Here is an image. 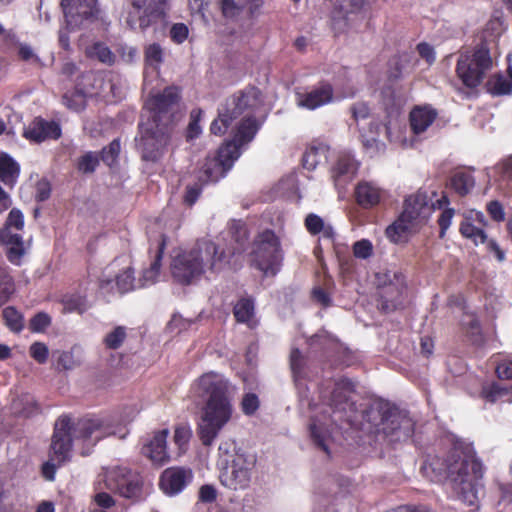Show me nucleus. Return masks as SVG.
Wrapping results in <instances>:
<instances>
[{"label": "nucleus", "mask_w": 512, "mask_h": 512, "mask_svg": "<svg viewBox=\"0 0 512 512\" xmlns=\"http://www.w3.org/2000/svg\"><path fill=\"white\" fill-rule=\"evenodd\" d=\"M51 317L46 312H38L29 320L32 333H42L51 325Z\"/></svg>", "instance_id": "3c124183"}, {"label": "nucleus", "mask_w": 512, "mask_h": 512, "mask_svg": "<svg viewBox=\"0 0 512 512\" xmlns=\"http://www.w3.org/2000/svg\"><path fill=\"white\" fill-rule=\"evenodd\" d=\"M97 0H61V7L68 24H79L94 17Z\"/></svg>", "instance_id": "4be33fe9"}, {"label": "nucleus", "mask_w": 512, "mask_h": 512, "mask_svg": "<svg viewBox=\"0 0 512 512\" xmlns=\"http://www.w3.org/2000/svg\"><path fill=\"white\" fill-rule=\"evenodd\" d=\"M61 136V128L55 121H48L42 117L34 118L24 128L23 137L30 142L41 143L48 139H58Z\"/></svg>", "instance_id": "412c9836"}, {"label": "nucleus", "mask_w": 512, "mask_h": 512, "mask_svg": "<svg viewBox=\"0 0 512 512\" xmlns=\"http://www.w3.org/2000/svg\"><path fill=\"white\" fill-rule=\"evenodd\" d=\"M459 232L464 238L470 239L475 245L487 242L486 232L475 226L472 222L463 221L460 224Z\"/></svg>", "instance_id": "79ce46f5"}, {"label": "nucleus", "mask_w": 512, "mask_h": 512, "mask_svg": "<svg viewBox=\"0 0 512 512\" xmlns=\"http://www.w3.org/2000/svg\"><path fill=\"white\" fill-rule=\"evenodd\" d=\"M305 227L311 235H317L323 230L324 221L320 216L311 213L305 218Z\"/></svg>", "instance_id": "052dcab7"}, {"label": "nucleus", "mask_w": 512, "mask_h": 512, "mask_svg": "<svg viewBox=\"0 0 512 512\" xmlns=\"http://www.w3.org/2000/svg\"><path fill=\"white\" fill-rule=\"evenodd\" d=\"M356 203L363 209H372L380 204L385 191L373 182L360 181L354 190Z\"/></svg>", "instance_id": "b1692460"}, {"label": "nucleus", "mask_w": 512, "mask_h": 512, "mask_svg": "<svg viewBox=\"0 0 512 512\" xmlns=\"http://www.w3.org/2000/svg\"><path fill=\"white\" fill-rule=\"evenodd\" d=\"M309 430H310V436H311L314 444L318 448L323 450L325 453L329 454V448L325 443V441H326L325 433L322 430V428L317 425V423L315 422L314 419H311V423L309 425Z\"/></svg>", "instance_id": "5fc2aeb1"}, {"label": "nucleus", "mask_w": 512, "mask_h": 512, "mask_svg": "<svg viewBox=\"0 0 512 512\" xmlns=\"http://www.w3.org/2000/svg\"><path fill=\"white\" fill-rule=\"evenodd\" d=\"M289 363L295 381L303 380L307 377V358L298 348L291 350Z\"/></svg>", "instance_id": "4c0bfd02"}, {"label": "nucleus", "mask_w": 512, "mask_h": 512, "mask_svg": "<svg viewBox=\"0 0 512 512\" xmlns=\"http://www.w3.org/2000/svg\"><path fill=\"white\" fill-rule=\"evenodd\" d=\"M20 174L19 164L7 153L0 154V181L12 188Z\"/></svg>", "instance_id": "72a5a7b5"}, {"label": "nucleus", "mask_w": 512, "mask_h": 512, "mask_svg": "<svg viewBox=\"0 0 512 512\" xmlns=\"http://www.w3.org/2000/svg\"><path fill=\"white\" fill-rule=\"evenodd\" d=\"M76 362L72 352L62 351L55 362V367L59 371L71 370L75 367Z\"/></svg>", "instance_id": "bf43d9fd"}, {"label": "nucleus", "mask_w": 512, "mask_h": 512, "mask_svg": "<svg viewBox=\"0 0 512 512\" xmlns=\"http://www.w3.org/2000/svg\"><path fill=\"white\" fill-rule=\"evenodd\" d=\"M492 67L489 49L479 46L460 54L456 64V74L467 88H477Z\"/></svg>", "instance_id": "6e6552de"}, {"label": "nucleus", "mask_w": 512, "mask_h": 512, "mask_svg": "<svg viewBox=\"0 0 512 512\" xmlns=\"http://www.w3.org/2000/svg\"><path fill=\"white\" fill-rule=\"evenodd\" d=\"M167 244V236L165 234L160 235V240L157 244V249L155 252L154 260L151 263L150 267L143 271L141 287H144L149 284H153L159 273L161 268V262L164 254V250Z\"/></svg>", "instance_id": "7c9ffc66"}, {"label": "nucleus", "mask_w": 512, "mask_h": 512, "mask_svg": "<svg viewBox=\"0 0 512 512\" xmlns=\"http://www.w3.org/2000/svg\"><path fill=\"white\" fill-rule=\"evenodd\" d=\"M283 252L279 237L271 229L259 235L254 251V262L264 276H275L281 269Z\"/></svg>", "instance_id": "9b49d317"}, {"label": "nucleus", "mask_w": 512, "mask_h": 512, "mask_svg": "<svg viewBox=\"0 0 512 512\" xmlns=\"http://www.w3.org/2000/svg\"><path fill=\"white\" fill-rule=\"evenodd\" d=\"M106 490L139 502L145 499L144 482L140 474L122 466L108 469L103 475Z\"/></svg>", "instance_id": "1a4fd4ad"}, {"label": "nucleus", "mask_w": 512, "mask_h": 512, "mask_svg": "<svg viewBox=\"0 0 512 512\" xmlns=\"http://www.w3.org/2000/svg\"><path fill=\"white\" fill-rule=\"evenodd\" d=\"M126 336L127 334L125 327L117 326L105 336L103 343L106 348L116 350L121 347L126 339Z\"/></svg>", "instance_id": "49530a36"}, {"label": "nucleus", "mask_w": 512, "mask_h": 512, "mask_svg": "<svg viewBox=\"0 0 512 512\" xmlns=\"http://www.w3.org/2000/svg\"><path fill=\"white\" fill-rule=\"evenodd\" d=\"M233 315L238 323L246 324L248 327L255 326V303L252 297L240 298L233 307Z\"/></svg>", "instance_id": "c756f323"}, {"label": "nucleus", "mask_w": 512, "mask_h": 512, "mask_svg": "<svg viewBox=\"0 0 512 512\" xmlns=\"http://www.w3.org/2000/svg\"><path fill=\"white\" fill-rule=\"evenodd\" d=\"M359 162L348 151H341L331 167V179L337 189H344L359 169Z\"/></svg>", "instance_id": "a211bd4d"}, {"label": "nucleus", "mask_w": 512, "mask_h": 512, "mask_svg": "<svg viewBox=\"0 0 512 512\" xmlns=\"http://www.w3.org/2000/svg\"><path fill=\"white\" fill-rule=\"evenodd\" d=\"M168 429L159 430L154 433L150 439L142 447V453L149 458L153 463L162 465L169 461L170 456L167 452V437Z\"/></svg>", "instance_id": "393cba45"}, {"label": "nucleus", "mask_w": 512, "mask_h": 512, "mask_svg": "<svg viewBox=\"0 0 512 512\" xmlns=\"http://www.w3.org/2000/svg\"><path fill=\"white\" fill-rule=\"evenodd\" d=\"M455 215L454 208H445L438 217L437 223L440 228L439 237L444 238L448 228L451 225L452 219Z\"/></svg>", "instance_id": "13d9d810"}, {"label": "nucleus", "mask_w": 512, "mask_h": 512, "mask_svg": "<svg viewBox=\"0 0 512 512\" xmlns=\"http://www.w3.org/2000/svg\"><path fill=\"white\" fill-rule=\"evenodd\" d=\"M104 489L106 488L104 487L103 481H99L94 486V495L92 497L91 506H96L108 511L115 507L116 500L110 493L104 491Z\"/></svg>", "instance_id": "a19ab883"}, {"label": "nucleus", "mask_w": 512, "mask_h": 512, "mask_svg": "<svg viewBox=\"0 0 512 512\" xmlns=\"http://www.w3.org/2000/svg\"><path fill=\"white\" fill-rule=\"evenodd\" d=\"M204 184L205 183L200 182L198 180V182L186 186L185 192L183 195V203L186 206L192 207L197 202V200L199 199V197L202 193Z\"/></svg>", "instance_id": "864d4df0"}, {"label": "nucleus", "mask_w": 512, "mask_h": 512, "mask_svg": "<svg viewBox=\"0 0 512 512\" xmlns=\"http://www.w3.org/2000/svg\"><path fill=\"white\" fill-rule=\"evenodd\" d=\"M193 471L189 467L172 466L166 468L159 477V488L167 496L180 494L193 481Z\"/></svg>", "instance_id": "f3484780"}, {"label": "nucleus", "mask_w": 512, "mask_h": 512, "mask_svg": "<svg viewBox=\"0 0 512 512\" xmlns=\"http://www.w3.org/2000/svg\"><path fill=\"white\" fill-rule=\"evenodd\" d=\"M164 60L163 49L158 43H152L144 49L145 65L158 70Z\"/></svg>", "instance_id": "c03bdc74"}, {"label": "nucleus", "mask_w": 512, "mask_h": 512, "mask_svg": "<svg viewBox=\"0 0 512 512\" xmlns=\"http://www.w3.org/2000/svg\"><path fill=\"white\" fill-rule=\"evenodd\" d=\"M120 149V140L114 139L101 150L99 160L101 159L106 165L112 166L119 157Z\"/></svg>", "instance_id": "09e8293b"}, {"label": "nucleus", "mask_w": 512, "mask_h": 512, "mask_svg": "<svg viewBox=\"0 0 512 512\" xmlns=\"http://www.w3.org/2000/svg\"><path fill=\"white\" fill-rule=\"evenodd\" d=\"M372 252L373 246L369 240L362 239L353 245V253L357 258L366 259L371 256Z\"/></svg>", "instance_id": "e2e57ef3"}, {"label": "nucleus", "mask_w": 512, "mask_h": 512, "mask_svg": "<svg viewBox=\"0 0 512 512\" xmlns=\"http://www.w3.org/2000/svg\"><path fill=\"white\" fill-rule=\"evenodd\" d=\"M232 254L233 252L212 240H199L194 248L172 259V278L180 285L195 284L206 272L222 271L229 264Z\"/></svg>", "instance_id": "f03ea898"}, {"label": "nucleus", "mask_w": 512, "mask_h": 512, "mask_svg": "<svg viewBox=\"0 0 512 512\" xmlns=\"http://www.w3.org/2000/svg\"><path fill=\"white\" fill-rule=\"evenodd\" d=\"M449 187L460 197L467 196L475 187V178L471 172L455 171L449 179Z\"/></svg>", "instance_id": "473e14b6"}, {"label": "nucleus", "mask_w": 512, "mask_h": 512, "mask_svg": "<svg viewBox=\"0 0 512 512\" xmlns=\"http://www.w3.org/2000/svg\"><path fill=\"white\" fill-rule=\"evenodd\" d=\"M191 390L204 400L196 432L202 445L209 447L233 417L230 382L221 374L211 371L195 380Z\"/></svg>", "instance_id": "f257e3e1"}, {"label": "nucleus", "mask_w": 512, "mask_h": 512, "mask_svg": "<svg viewBox=\"0 0 512 512\" xmlns=\"http://www.w3.org/2000/svg\"><path fill=\"white\" fill-rule=\"evenodd\" d=\"M354 390V383L348 378H340L335 384L332 392L327 396L321 391V398L327 404L334 415L339 414L333 422H345L349 425L354 424L355 418L352 416L355 404L349 400L347 392Z\"/></svg>", "instance_id": "2eb2a0df"}, {"label": "nucleus", "mask_w": 512, "mask_h": 512, "mask_svg": "<svg viewBox=\"0 0 512 512\" xmlns=\"http://www.w3.org/2000/svg\"><path fill=\"white\" fill-rule=\"evenodd\" d=\"M131 10L126 17L127 26L145 31L165 16L168 0H128Z\"/></svg>", "instance_id": "ddd939ff"}, {"label": "nucleus", "mask_w": 512, "mask_h": 512, "mask_svg": "<svg viewBox=\"0 0 512 512\" xmlns=\"http://www.w3.org/2000/svg\"><path fill=\"white\" fill-rule=\"evenodd\" d=\"M486 88L494 96L506 95L512 91V81L498 73L488 79Z\"/></svg>", "instance_id": "58836bf2"}, {"label": "nucleus", "mask_w": 512, "mask_h": 512, "mask_svg": "<svg viewBox=\"0 0 512 512\" xmlns=\"http://www.w3.org/2000/svg\"><path fill=\"white\" fill-rule=\"evenodd\" d=\"M30 356L39 364H44L48 360L49 350L46 344L34 342L29 349Z\"/></svg>", "instance_id": "6e6d98bb"}, {"label": "nucleus", "mask_w": 512, "mask_h": 512, "mask_svg": "<svg viewBox=\"0 0 512 512\" xmlns=\"http://www.w3.org/2000/svg\"><path fill=\"white\" fill-rule=\"evenodd\" d=\"M436 109L429 105L416 106L409 114L410 127L414 134L423 133L437 118Z\"/></svg>", "instance_id": "a878e982"}, {"label": "nucleus", "mask_w": 512, "mask_h": 512, "mask_svg": "<svg viewBox=\"0 0 512 512\" xmlns=\"http://www.w3.org/2000/svg\"><path fill=\"white\" fill-rule=\"evenodd\" d=\"M413 223V221L400 214V216L386 228V237L395 244L407 242Z\"/></svg>", "instance_id": "c85d7f7f"}, {"label": "nucleus", "mask_w": 512, "mask_h": 512, "mask_svg": "<svg viewBox=\"0 0 512 512\" xmlns=\"http://www.w3.org/2000/svg\"><path fill=\"white\" fill-rule=\"evenodd\" d=\"M2 317L7 328L20 333L24 328V316L14 306H7L2 310Z\"/></svg>", "instance_id": "ea45409f"}, {"label": "nucleus", "mask_w": 512, "mask_h": 512, "mask_svg": "<svg viewBox=\"0 0 512 512\" xmlns=\"http://www.w3.org/2000/svg\"><path fill=\"white\" fill-rule=\"evenodd\" d=\"M453 489L458 499L468 506H475L479 500V493L483 491L481 479L484 474V467L478 458L464 456L458 466L451 467Z\"/></svg>", "instance_id": "39448f33"}, {"label": "nucleus", "mask_w": 512, "mask_h": 512, "mask_svg": "<svg viewBox=\"0 0 512 512\" xmlns=\"http://www.w3.org/2000/svg\"><path fill=\"white\" fill-rule=\"evenodd\" d=\"M361 425L369 434L382 435L390 443L406 442L412 438L415 430L412 418L388 402L365 408L362 411Z\"/></svg>", "instance_id": "7ed1b4c3"}, {"label": "nucleus", "mask_w": 512, "mask_h": 512, "mask_svg": "<svg viewBox=\"0 0 512 512\" xmlns=\"http://www.w3.org/2000/svg\"><path fill=\"white\" fill-rule=\"evenodd\" d=\"M261 102V91L255 86H247L236 91L218 110V117L213 120L210 131L214 135H223L234 120L245 112H252Z\"/></svg>", "instance_id": "20e7f679"}, {"label": "nucleus", "mask_w": 512, "mask_h": 512, "mask_svg": "<svg viewBox=\"0 0 512 512\" xmlns=\"http://www.w3.org/2000/svg\"><path fill=\"white\" fill-rule=\"evenodd\" d=\"M134 269L126 268L123 272L116 276V285L120 293H127L135 289Z\"/></svg>", "instance_id": "de8ad7c7"}, {"label": "nucleus", "mask_w": 512, "mask_h": 512, "mask_svg": "<svg viewBox=\"0 0 512 512\" xmlns=\"http://www.w3.org/2000/svg\"><path fill=\"white\" fill-rule=\"evenodd\" d=\"M63 104L73 110H80L84 105V98L78 92L65 93L62 97Z\"/></svg>", "instance_id": "0e129e2a"}, {"label": "nucleus", "mask_w": 512, "mask_h": 512, "mask_svg": "<svg viewBox=\"0 0 512 512\" xmlns=\"http://www.w3.org/2000/svg\"><path fill=\"white\" fill-rule=\"evenodd\" d=\"M231 457L232 460H226V466L220 473V482L231 490L245 489L250 484L256 459L244 452H236Z\"/></svg>", "instance_id": "f8f14e48"}, {"label": "nucleus", "mask_w": 512, "mask_h": 512, "mask_svg": "<svg viewBox=\"0 0 512 512\" xmlns=\"http://www.w3.org/2000/svg\"><path fill=\"white\" fill-rule=\"evenodd\" d=\"M486 210L492 220L502 222L505 220V211L502 203L498 200H492L486 205Z\"/></svg>", "instance_id": "680f3d73"}, {"label": "nucleus", "mask_w": 512, "mask_h": 512, "mask_svg": "<svg viewBox=\"0 0 512 512\" xmlns=\"http://www.w3.org/2000/svg\"><path fill=\"white\" fill-rule=\"evenodd\" d=\"M495 374L500 380H512V360L500 361L495 368Z\"/></svg>", "instance_id": "338daca9"}, {"label": "nucleus", "mask_w": 512, "mask_h": 512, "mask_svg": "<svg viewBox=\"0 0 512 512\" xmlns=\"http://www.w3.org/2000/svg\"><path fill=\"white\" fill-rule=\"evenodd\" d=\"M480 397L491 404L498 401L512 402V384L507 386L497 381H492L482 386Z\"/></svg>", "instance_id": "cd10ccee"}, {"label": "nucleus", "mask_w": 512, "mask_h": 512, "mask_svg": "<svg viewBox=\"0 0 512 512\" xmlns=\"http://www.w3.org/2000/svg\"><path fill=\"white\" fill-rule=\"evenodd\" d=\"M263 0H219V6L224 18L236 21L246 11L249 19L259 16Z\"/></svg>", "instance_id": "aec40b11"}, {"label": "nucleus", "mask_w": 512, "mask_h": 512, "mask_svg": "<svg viewBox=\"0 0 512 512\" xmlns=\"http://www.w3.org/2000/svg\"><path fill=\"white\" fill-rule=\"evenodd\" d=\"M258 131V125L254 117H245L238 124L233 138L223 144H233L240 154V148L250 142Z\"/></svg>", "instance_id": "bb28decb"}, {"label": "nucleus", "mask_w": 512, "mask_h": 512, "mask_svg": "<svg viewBox=\"0 0 512 512\" xmlns=\"http://www.w3.org/2000/svg\"><path fill=\"white\" fill-rule=\"evenodd\" d=\"M200 116V110L197 113L195 111L191 113V119L186 130L187 141L194 140L201 134Z\"/></svg>", "instance_id": "4d7b16f0"}, {"label": "nucleus", "mask_w": 512, "mask_h": 512, "mask_svg": "<svg viewBox=\"0 0 512 512\" xmlns=\"http://www.w3.org/2000/svg\"><path fill=\"white\" fill-rule=\"evenodd\" d=\"M296 96L299 107L315 110L333 101L334 88L328 81H321L310 91L297 93Z\"/></svg>", "instance_id": "6ab92c4d"}, {"label": "nucleus", "mask_w": 512, "mask_h": 512, "mask_svg": "<svg viewBox=\"0 0 512 512\" xmlns=\"http://www.w3.org/2000/svg\"><path fill=\"white\" fill-rule=\"evenodd\" d=\"M15 291L13 278L3 269H0V307L8 302Z\"/></svg>", "instance_id": "a18cd8bd"}, {"label": "nucleus", "mask_w": 512, "mask_h": 512, "mask_svg": "<svg viewBox=\"0 0 512 512\" xmlns=\"http://www.w3.org/2000/svg\"><path fill=\"white\" fill-rule=\"evenodd\" d=\"M188 27L183 23H176L170 29L171 40L177 44L183 43L188 37Z\"/></svg>", "instance_id": "69168bd1"}, {"label": "nucleus", "mask_w": 512, "mask_h": 512, "mask_svg": "<svg viewBox=\"0 0 512 512\" xmlns=\"http://www.w3.org/2000/svg\"><path fill=\"white\" fill-rule=\"evenodd\" d=\"M239 153L233 144H222L215 155L207 156L199 170L198 180L203 183L218 182L232 168Z\"/></svg>", "instance_id": "4468645a"}, {"label": "nucleus", "mask_w": 512, "mask_h": 512, "mask_svg": "<svg viewBox=\"0 0 512 512\" xmlns=\"http://www.w3.org/2000/svg\"><path fill=\"white\" fill-rule=\"evenodd\" d=\"M180 98V89L176 86L165 87L161 92L150 95L145 102V108L150 113L146 122L174 129Z\"/></svg>", "instance_id": "9d476101"}, {"label": "nucleus", "mask_w": 512, "mask_h": 512, "mask_svg": "<svg viewBox=\"0 0 512 512\" xmlns=\"http://www.w3.org/2000/svg\"><path fill=\"white\" fill-rule=\"evenodd\" d=\"M99 165V157L93 152H87L78 160V170L82 173H93Z\"/></svg>", "instance_id": "603ef678"}, {"label": "nucleus", "mask_w": 512, "mask_h": 512, "mask_svg": "<svg viewBox=\"0 0 512 512\" xmlns=\"http://www.w3.org/2000/svg\"><path fill=\"white\" fill-rule=\"evenodd\" d=\"M12 408L15 414L24 418L32 417L40 411L38 403L34 399L29 398L14 400Z\"/></svg>", "instance_id": "37998d69"}, {"label": "nucleus", "mask_w": 512, "mask_h": 512, "mask_svg": "<svg viewBox=\"0 0 512 512\" xmlns=\"http://www.w3.org/2000/svg\"><path fill=\"white\" fill-rule=\"evenodd\" d=\"M402 304V293L400 289L394 285H388L382 289L377 306L384 313H390L399 308Z\"/></svg>", "instance_id": "2f4dec72"}, {"label": "nucleus", "mask_w": 512, "mask_h": 512, "mask_svg": "<svg viewBox=\"0 0 512 512\" xmlns=\"http://www.w3.org/2000/svg\"><path fill=\"white\" fill-rule=\"evenodd\" d=\"M72 451V438L70 417H59L54 425L51 438L49 459L41 466V475L47 481H54L59 467L70 460Z\"/></svg>", "instance_id": "423d86ee"}, {"label": "nucleus", "mask_w": 512, "mask_h": 512, "mask_svg": "<svg viewBox=\"0 0 512 512\" xmlns=\"http://www.w3.org/2000/svg\"><path fill=\"white\" fill-rule=\"evenodd\" d=\"M329 147L323 143L312 144L305 150L302 158L303 167L314 170L328 158Z\"/></svg>", "instance_id": "f704fd0d"}, {"label": "nucleus", "mask_w": 512, "mask_h": 512, "mask_svg": "<svg viewBox=\"0 0 512 512\" xmlns=\"http://www.w3.org/2000/svg\"><path fill=\"white\" fill-rule=\"evenodd\" d=\"M24 255H25L24 245L10 246L7 248V251H6L7 260L16 266L21 265L22 258Z\"/></svg>", "instance_id": "774afa93"}, {"label": "nucleus", "mask_w": 512, "mask_h": 512, "mask_svg": "<svg viewBox=\"0 0 512 512\" xmlns=\"http://www.w3.org/2000/svg\"><path fill=\"white\" fill-rule=\"evenodd\" d=\"M364 6V0H337L331 11L332 28L336 34L348 25V15L359 13Z\"/></svg>", "instance_id": "5701e85b"}, {"label": "nucleus", "mask_w": 512, "mask_h": 512, "mask_svg": "<svg viewBox=\"0 0 512 512\" xmlns=\"http://www.w3.org/2000/svg\"><path fill=\"white\" fill-rule=\"evenodd\" d=\"M86 56L96 59L99 62L111 66L115 63L116 56L111 49L102 42H95L86 49Z\"/></svg>", "instance_id": "e433bc0d"}, {"label": "nucleus", "mask_w": 512, "mask_h": 512, "mask_svg": "<svg viewBox=\"0 0 512 512\" xmlns=\"http://www.w3.org/2000/svg\"><path fill=\"white\" fill-rule=\"evenodd\" d=\"M70 426L72 439L88 441L94 437L95 442L110 434L113 428L109 418L96 415L85 416L75 423L70 419Z\"/></svg>", "instance_id": "dca6fc26"}, {"label": "nucleus", "mask_w": 512, "mask_h": 512, "mask_svg": "<svg viewBox=\"0 0 512 512\" xmlns=\"http://www.w3.org/2000/svg\"><path fill=\"white\" fill-rule=\"evenodd\" d=\"M240 408L245 416H253L260 408V399L256 393H245L240 402Z\"/></svg>", "instance_id": "8fccbe9b"}, {"label": "nucleus", "mask_w": 512, "mask_h": 512, "mask_svg": "<svg viewBox=\"0 0 512 512\" xmlns=\"http://www.w3.org/2000/svg\"><path fill=\"white\" fill-rule=\"evenodd\" d=\"M173 131L174 129L162 127L159 124L139 123L138 136L135 138V142L142 160L158 162L167 150Z\"/></svg>", "instance_id": "0eeeda50"}, {"label": "nucleus", "mask_w": 512, "mask_h": 512, "mask_svg": "<svg viewBox=\"0 0 512 512\" xmlns=\"http://www.w3.org/2000/svg\"><path fill=\"white\" fill-rule=\"evenodd\" d=\"M427 206L426 197L422 194L408 196L404 201L402 215L411 221H415L421 215L423 209Z\"/></svg>", "instance_id": "c9c22d12"}]
</instances>
